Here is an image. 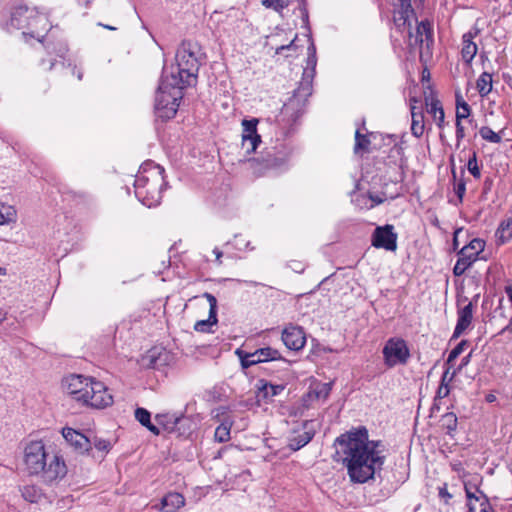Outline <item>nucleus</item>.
<instances>
[{
	"label": "nucleus",
	"mask_w": 512,
	"mask_h": 512,
	"mask_svg": "<svg viewBox=\"0 0 512 512\" xmlns=\"http://www.w3.org/2000/svg\"><path fill=\"white\" fill-rule=\"evenodd\" d=\"M336 458L347 468L352 482L365 483L381 470L385 456L379 441L369 440L365 428L340 435L335 441Z\"/></svg>",
	"instance_id": "obj_1"
},
{
	"label": "nucleus",
	"mask_w": 512,
	"mask_h": 512,
	"mask_svg": "<svg viewBox=\"0 0 512 512\" xmlns=\"http://www.w3.org/2000/svg\"><path fill=\"white\" fill-rule=\"evenodd\" d=\"M21 447L22 462L28 474L40 475L49 484L58 482L67 474V466L62 456L49 452L42 440H24Z\"/></svg>",
	"instance_id": "obj_2"
},
{
	"label": "nucleus",
	"mask_w": 512,
	"mask_h": 512,
	"mask_svg": "<svg viewBox=\"0 0 512 512\" xmlns=\"http://www.w3.org/2000/svg\"><path fill=\"white\" fill-rule=\"evenodd\" d=\"M66 395L95 409H104L113 403V396L101 381L82 375H69L62 381Z\"/></svg>",
	"instance_id": "obj_3"
},
{
	"label": "nucleus",
	"mask_w": 512,
	"mask_h": 512,
	"mask_svg": "<svg viewBox=\"0 0 512 512\" xmlns=\"http://www.w3.org/2000/svg\"><path fill=\"white\" fill-rule=\"evenodd\" d=\"M164 169L153 162L144 163L136 175L134 186L136 196L151 207L159 203L165 186Z\"/></svg>",
	"instance_id": "obj_4"
},
{
	"label": "nucleus",
	"mask_w": 512,
	"mask_h": 512,
	"mask_svg": "<svg viewBox=\"0 0 512 512\" xmlns=\"http://www.w3.org/2000/svg\"><path fill=\"white\" fill-rule=\"evenodd\" d=\"M176 67L169 77L173 84L191 85L195 81L201 60V51L197 43L183 42L176 52Z\"/></svg>",
	"instance_id": "obj_5"
},
{
	"label": "nucleus",
	"mask_w": 512,
	"mask_h": 512,
	"mask_svg": "<svg viewBox=\"0 0 512 512\" xmlns=\"http://www.w3.org/2000/svg\"><path fill=\"white\" fill-rule=\"evenodd\" d=\"M184 87L183 84H173L167 71H164L155 98V108L159 117L170 119L175 116L183 97L182 89Z\"/></svg>",
	"instance_id": "obj_6"
},
{
	"label": "nucleus",
	"mask_w": 512,
	"mask_h": 512,
	"mask_svg": "<svg viewBox=\"0 0 512 512\" xmlns=\"http://www.w3.org/2000/svg\"><path fill=\"white\" fill-rule=\"evenodd\" d=\"M409 356L407 344L401 338L389 339L383 348L384 362L388 367L405 364Z\"/></svg>",
	"instance_id": "obj_7"
},
{
	"label": "nucleus",
	"mask_w": 512,
	"mask_h": 512,
	"mask_svg": "<svg viewBox=\"0 0 512 512\" xmlns=\"http://www.w3.org/2000/svg\"><path fill=\"white\" fill-rule=\"evenodd\" d=\"M473 308L472 301H468L466 297L457 296V323L450 340L460 337L471 326Z\"/></svg>",
	"instance_id": "obj_8"
},
{
	"label": "nucleus",
	"mask_w": 512,
	"mask_h": 512,
	"mask_svg": "<svg viewBox=\"0 0 512 512\" xmlns=\"http://www.w3.org/2000/svg\"><path fill=\"white\" fill-rule=\"evenodd\" d=\"M415 24L414 31L412 27L408 29V45L411 49H418L420 56H422L423 47L429 48V44L432 41L430 24L424 21H417Z\"/></svg>",
	"instance_id": "obj_9"
},
{
	"label": "nucleus",
	"mask_w": 512,
	"mask_h": 512,
	"mask_svg": "<svg viewBox=\"0 0 512 512\" xmlns=\"http://www.w3.org/2000/svg\"><path fill=\"white\" fill-rule=\"evenodd\" d=\"M372 245L376 248L395 251L397 249V234L394 232V226L390 224L378 226L372 234Z\"/></svg>",
	"instance_id": "obj_10"
},
{
	"label": "nucleus",
	"mask_w": 512,
	"mask_h": 512,
	"mask_svg": "<svg viewBox=\"0 0 512 512\" xmlns=\"http://www.w3.org/2000/svg\"><path fill=\"white\" fill-rule=\"evenodd\" d=\"M237 354L239 355L241 364L244 368H248L261 362L273 361L281 358L279 351L270 347L261 348L252 353H244L238 350Z\"/></svg>",
	"instance_id": "obj_11"
},
{
	"label": "nucleus",
	"mask_w": 512,
	"mask_h": 512,
	"mask_svg": "<svg viewBox=\"0 0 512 512\" xmlns=\"http://www.w3.org/2000/svg\"><path fill=\"white\" fill-rule=\"evenodd\" d=\"M258 119L243 120L242 121V148L247 153L255 152L258 145L261 143V137L257 133Z\"/></svg>",
	"instance_id": "obj_12"
},
{
	"label": "nucleus",
	"mask_w": 512,
	"mask_h": 512,
	"mask_svg": "<svg viewBox=\"0 0 512 512\" xmlns=\"http://www.w3.org/2000/svg\"><path fill=\"white\" fill-rule=\"evenodd\" d=\"M282 340L285 346L290 350H300L306 343V337L303 329L297 326H289L282 332Z\"/></svg>",
	"instance_id": "obj_13"
},
{
	"label": "nucleus",
	"mask_w": 512,
	"mask_h": 512,
	"mask_svg": "<svg viewBox=\"0 0 512 512\" xmlns=\"http://www.w3.org/2000/svg\"><path fill=\"white\" fill-rule=\"evenodd\" d=\"M62 435L64 439L80 453L87 452L91 449V440L72 428H63Z\"/></svg>",
	"instance_id": "obj_14"
},
{
	"label": "nucleus",
	"mask_w": 512,
	"mask_h": 512,
	"mask_svg": "<svg viewBox=\"0 0 512 512\" xmlns=\"http://www.w3.org/2000/svg\"><path fill=\"white\" fill-rule=\"evenodd\" d=\"M315 434L311 421H305L303 423L302 431H295L294 435L289 439V446L293 450H299L308 444Z\"/></svg>",
	"instance_id": "obj_15"
},
{
	"label": "nucleus",
	"mask_w": 512,
	"mask_h": 512,
	"mask_svg": "<svg viewBox=\"0 0 512 512\" xmlns=\"http://www.w3.org/2000/svg\"><path fill=\"white\" fill-rule=\"evenodd\" d=\"M209 303V317L206 320L197 321L194 329L198 332H206L212 325L217 323V299L214 295L206 292L203 295Z\"/></svg>",
	"instance_id": "obj_16"
},
{
	"label": "nucleus",
	"mask_w": 512,
	"mask_h": 512,
	"mask_svg": "<svg viewBox=\"0 0 512 512\" xmlns=\"http://www.w3.org/2000/svg\"><path fill=\"white\" fill-rule=\"evenodd\" d=\"M29 15H31L32 18L27 21L25 27L26 31H23V34H29L32 37L39 39L43 36L41 32L47 30V19L43 15H36L32 10H30Z\"/></svg>",
	"instance_id": "obj_17"
},
{
	"label": "nucleus",
	"mask_w": 512,
	"mask_h": 512,
	"mask_svg": "<svg viewBox=\"0 0 512 512\" xmlns=\"http://www.w3.org/2000/svg\"><path fill=\"white\" fill-rule=\"evenodd\" d=\"M425 104L427 112L433 117L438 126H442L445 119V112L440 101L436 98L432 91L425 93Z\"/></svg>",
	"instance_id": "obj_18"
},
{
	"label": "nucleus",
	"mask_w": 512,
	"mask_h": 512,
	"mask_svg": "<svg viewBox=\"0 0 512 512\" xmlns=\"http://www.w3.org/2000/svg\"><path fill=\"white\" fill-rule=\"evenodd\" d=\"M484 247L485 242L482 239L473 238L468 242V244L462 246L458 252V255L464 256L466 259L474 262L477 259L479 253L484 250Z\"/></svg>",
	"instance_id": "obj_19"
},
{
	"label": "nucleus",
	"mask_w": 512,
	"mask_h": 512,
	"mask_svg": "<svg viewBox=\"0 0 512 512\" xmlns=\"http://www.w3.org/2000/svg\"><path fill=\"white\" fill-rule=\"evenodd\" d=\"M308 50L310 52L308 59H307L308 67L303 72V78H302V82H301V86L303 87V89H305L307 91V93H309V91H310L312 80L314 77L315 66H316V57H315L314 46L312 45L311 47L308 48Z\"/></svg>",
	"instance_id": "obj_20"
},
{
	"label": "nucleus",
	"mask_w": 512,
	"mask_h": 512,
	"mask_svg": "<svg viewBox=\"0 0 512 512\" xmlns=\"http://www.w3.org/2000/svg\"><path fill=\"white\" fill-rule=\"evenodd\" d=\"M417 21L413 9L397 8L394 12V23L399 30L405 29L406 27L409 29L412 27V23H417Z\"/></svg>",
	"instance_id": "obj_21"
},
{
	"label": "nucleus",
	"mask_w": 512,
	"mask_h": 512,
	"mask_svg": "<svg viewBox=\"0 0 512 512\" xmlns=\"http://www.w3.org/2000/svg\"><path fill=\"white\" fill-rule=\"evenodd\" d=\"M185 504V499L180 493H168L161 501L162 512H176Z\"/></svg>",
	"instance_id": "obj_22"
},
{
	"label": "nucleus",
	"mask_w": 512,
	"mask_h": 512,
	"mask_svg": "<svg viewBox=\"0 0 512 512\" xmlns=\"http://www.w3.org/2000/svg\"><path fill=\"white\" fill-rule=\"evenodd\" d=\"M474 35L471 32L465 33L462 37L461 54L465 62L470 63L477 53V45L473 42Z\"/></svg>",
	"instance_id": "obj_23"
},
{
	"label": "nucleus",
	"mask_w": 512,
	"mask_h": 512,
	"mask_svg": "<svg viewBox=\"0 0 512 512\" xmlns=\"http://www.w3.org/2000/svg\"><path fill=\"white\" fill-rule=\"evenodd\" d=\"M27 7L16 8L12 14L9 25L14 29H25L27 21L32 18Z\"/></svg>",
	"instance_id": "obj_24"
},
{
	"label": "nucleus",
	"mask_w": 512,
	"mask_h": 512,
	"mask_svg": "<svg viewBox=\"0 0 512 512\" xmlns=\"http://www.w3.org/2000/svg\"><path fill=\"white\" fill-rule=\"evenodd\" d=\"M410 101H411V115H412L411 130H412V133L416 137H419L423 134L424 128H425L424 122H423V116H422L421 111L417 112V106L414 104L417 102V100L415 98H411Z\"/></svg>",
	"instance_id": "obj_25"
},
{
	"label": "nucleus",
	"mask_w": 512,
	"mask_h": 512,
	"mask_svg": "<svg viewBox=\"0 0 512 512\" xmlns=\"http://www.w3.org/2000/svg\"><path fill=\"white\" fill-rule=\"evenodd\" d=\"M260 383L261 384L258 387V398L271 400L274 396L280 394L284 390V386L282 385H273L263 381Z\"/></svg>",
	"instance_id": "obj_26"
},
{
	"label": "nucleus",
	"mask_w": 512,
	"mask_h": 512,
	"mask_svg": "<svg viewBox=\"0 0 512 512\" xmlns=\"http://www.w3.org/2000/svg\"><path fill=\"white\" fill-rule=\"evenodd\" d=\"M447 376L448 368L444 369L443 371L441 385L438 389L437 396L435 397L434 404L431 409L432 413L440 410L442 400L448 396V384L446 383Z\"/></svg>",
	"instance_id": "obj_27"
},
{
	"label": "nucleus",
	"mask_w": 512,
	"mask_h": 512,
	"mask_svg": "<svg viewBox=\"0 0 512 512\" xmlns=\"http://www.w3.org/2000/svg\"><path fill=\"white\" fill-rule=\"evenodd\" d=\"M150 412L144 408H137L135 410V418L139 421L144 427H146L150 432L154 435H159L160 430L157 426L153 425L150 420Z\"/></svg>",
	"instance_id": "obj_28"
},
{
	"label": "nucleus",
	"mask_w": 512,
	"mask_h": 512,
	"mask_svg": "<svg viewBox=\"0 0 512 512\" xmlns=\"http://www.w3.org/2000/svg\"><path fill=\"white\" fill-rule=\"evenodd\" d=\"M495 235L499 244H504L510 240L512 238V219L502 221Z\"/></svg>",
	"instance_id": "obj_29"
},
{
	"label": "nucleus",
	"mask_w": 512,
	"mask_h": 512,
	"mask_svg": "<svg viewBox=\"0 0 512 512\" xmlns=\"http://www.w3.org/2000/svg\"><path fill=\"white\" fill-rule=\"evenodd\" d=\"M331 392V383H316L309 391L308 396L311 399L325 400Z\"/></svg>",
	"instance_id": "obj_30"
},
{
	"label": "nucleus",
	"mask_w": 512,
	"mask_h": 512,
	"mask_svg": "<svg viewBox=\"0 0 512 512\" xmlns=\"http://www.w3.org/2000/svg\"><path fill=\"white\" fill-rule=\"evenodd\" d=\"M469 115L470 106L459 94H456V121H466L470 124Z\"/></svg>",
	"instance_id": "obj_31"
},
{
	"label": "nucleus",
	"mask_w": 512,
	"mask_h": 512,
	"mask_svg": "<svg viewBox=\"0 0 512 512\" xmlns=\"http://www.w3.org/2000/svg\"><path fill=\"white\" fill-rule=\"evenodd\" d=\"M263 161H264L263 168L259 167L260 161L258 159L253 161V168L258 175L264 174L265 169L277 168L283 164V161L281 159L271 157L270 155L266 159H263Z\"/></svg>",
	"instance_id": "obj_32"
},
{
	"label": "nucleus",
	"mask_w": 512,
	"mask_h": 512,
	"mask_svg": "<svg viewBox=\"0 0 512 512\" xmlns=\"http://www.w3.org/2000/svg\"><path fill=\"white\" fill-rule=\"evenodd\" d=\"M17 219V212L13 206L0 204V225L15 222Z\"/></svg>",
	"instance_id": "obj_33"
},
{
	"label": "nucleus",
	"mask_w": 512,
	"mask_h": 512,
	"mask_svg": "<svg viewBox=\"0 0 512 512\" xmlns=\"http://www.w3.org/2000/svg\"><path fill=\"white\" fill-rule=\"evenodd\" d=\"M477 89L481 96L488 95L492 90V75L484 72L477 80Z\"/></svg>",
	"instance_id": "obj_34"
},
{
	"label": "nucleus",
	"mask_w": 512,
	"mask_h": 512,
	"mask_svg": "<svg viewBox=\"0 0 512 512\" xmlns=\"http://www.w3.org/2000/svg\"><path fill=\"white\" fill-rule=\"evenodd\" d=\"M230 430L231 423L225 421L221 423L216 429L214 433V438L219 443H224L230 440Z\"/></svg>",
	"instance_id": "obj_35"
},
{
	"label": "nucleus",
	"mask_w": 512,
	"mask_h": 512,
	"mask_svg": "<svg viewBox=\"0 0 512 512\" xmlns=\"http://www.w3.org/2000/svg\"><path fill=\"white\" fill-rule=\"evenodd\" d=\"M21 492L23 498L30 503H36L42 497L41 490L32 485L24 486Z\"/></svg>",
	"instance_id": "obj_36"
},
{
	"label": "nucleus",
	"mask_w": 512,
	"mask_h": 512,
	"mask_svg": "<svg viewBox=\"0 0 512 512\" xmlns=\"http://www.w3.org/2000/svg\"><path fill=\"white\" fill-rule=\"evenodd\" d=\"M158 424L162 425L167 431H173L175 425L179 422L180 418L170 416L168 414H158L155 417Z\"/></svg>",
	"instance_id": "obj_37"
},
{
	"label": "nucleus",
	"mask_w": 512,
	"mask_h": 512,
	"mask_svg": "<svg viewBox=\"0 0 512 512\" xmlns=\"http://www.w3.org/2000/svg\"><path fill=\"white\" fill-rule=\"evenodd\" d=\"M471 239H469V233L464 228H458L453 233V249L457 250L458 247L463 244H468V242Z\"/></svg>",
	"instance_id": "obj_38"
},
{
	"label": "nucleus",
	"mask_w": 512,
	"mask_h": 512,
	"mask_svg": "<svg viewBox=\"0 0 512 512\" xmlns=\"http://www.w3.org/2000/svg\"><path fill=\"white\" fill-rule=\"evenodd\" d=\"M479 134L482 137V139L490 142V143H500L501 142V136L494 132L490 127L483 126L479 130Z\"/></svg>",
	"instance_id": "obj_39"
},
{
	"label": "nucleus",
	"mask_w": 512,
	"mask_h": 512,
	"mask_svg": "<svg viewBox=\"0 0 512 512\" xmlns=\"http://www.w3.org/2000/svg\"><path fill=\"white\" fill-rule=\"evenodd\" d=\"M369 145H370V140L367 138V136L362 135L359 132V130H357L355 133V147H354L355 153H358L359 151H367Z\"/></svg>",
	"instance_id": "obj_40"
},
{
	"label": "nucleus",
	"mask_w": 512,
	"mask_h": 512,
	"mask_svg": "<svg viewBox=\"0 0 512 512\" xmlns=\"http://www.w3.org/2000/svg\"><path fill=\"white\" fill-rule=\"evenodd\" d=\"M471 260L466 259L464 256L458 255V260L453 268L455 276H461L472 265Z\"/></svg>",
	"instance_id": "obj_41"
},
{
	"label": "nucleus",
	"mask_w": 512,
	"mask_h": 512,
	"mask_svg": "<svg viewBox=\"0 0 512 512\" xmlns=\"http://www.w3.org/2000/svg\"><path fill=\"white\" fill-rule=\"evenodd\" d=\"M469 512H493L490 503L487 500L479 501L478 503H468Z\"/></svg>",
	"instance_id": "obj_42"
},
{
	"label": "nucleus",
	"mask_w": 512,
	"mask_h": 512,
	"mask_svg": "<svg viewBox=\"0 0 512 512\" xmlns=\"http://www.w3.org/2000/svg\"><path fill=\"white\" fill-rule=\"evenodd\" d=\"M263 6L271 8L277 12H281L287 7L288 2L286 0H262Z\"/></svg>",
	"instance_id": "obj_43"
},
{
	"label": "nucleus",
	"mask_w": 512,
	"mask_h": 512,
	"mask_svg": "<svg viewBox=\"0 0 512 512\" xmlns=\"http://www.w3.org/2000/svg\"><path fill=\"white\" fill-rule=\"evenodd\" d=\"M469 346L468 340H461L456 347L450 351V363L464 352Z\"/></svg>",
	"instance_id": "obj_44"
},
{
	"label": "nucleus",
	"mask_w": 512,
	"mask_h": 512,
	"mask_svg": "<svg viewBox=\"0 0 512 512\" xmlns=\"http://www.w3.org/2000/svg\"><path fill=\"white\" fill-rule=\"evenodd\" d=\"M92 444L98 451L104 453H107L111 448V443L102 438L94 437L93 440H91V445Z\"/></svg>",
	"instance_id": "obj_45"
},
{
	"label": "nucleus",
	"mask_w": 512,
	"mask_h": 512,
	"mask_svg": "<svg viewBox=\"0 0 512 512\" xmlns=\"http://www.w3.org/2000/svg\"><path fill=\"white\" fill-rule=\"evenodd\" d=\"M468 169H469L470 173H471L474 177H476V178H479V177H480V175H481V174H480V170H479V168H478V165H477V161H476L475 156H474L472 159H470V160L468 161Z\"/></svg>",
	"instance_id": "obj_46"
},
{
	"label": "nucleus",
	"mask_w": 512,
	"mask_h": 512,
	"mask_svg": "<svg viewBox=\"0 0 512 512\" xmlns=\"http://www.w3.org/2000/svg\"><path fill=\"white\" fill-rule=\"evenodd\" d=\"M456 136L457 139H461L465 136V125L463 121H456Z\"/></svg>",
	"instance_id": "obj_47"
},
{
	"label": "nucleus",
	"mask_w": 512,
	"mask_h": 512,
	"mask_svg": "<svg viewBox=\"0 0 512 512\" xmlns=\"http://www.w3.org/2000/svg\"><path fill=\"white\" fill-rule=\"evenodd\" d=\"M464 486H465L466 496H467V498L469 500L468 503H470V502L478 503L480 500L475 496V494L472 491V489L469 488L466 483L464 484Z\"/></svg>",
	"instance_id": "obj_48"
},
{
	"label": "nucleus",
	"mask_w": 512,
	"mask_h": 512,
	"mask_svg": "<svg viewBox=\"0 0 512 512\" xmlns=\"http://www.w3.org/2000/svg\"><path fill=\"white\" fill-rule=\"evenodd\" d=\"M397 8L399 9H413L411 6V0H398Z\"/></svg>",
	"instance_id": "obj_49"
},
{
	"label": "nucleus",
	"mask_w": 512,
	"mask_h": 512,
	"mask_svg": "<svg viewBox=\"0 0 512 512\" xmlns=\"http://www.w3.org/2000/svg\"><path fill=\"white\" fill-rule=\"evenodd\" d=\"M439 496L444 501V503H447L448 501V494L446 492V484H443V486L439 487Z\"/></svg>",
	"instance_id": "obj_50"
},
{
	"label": "nucleus",
	"mask_w": 512,
	"mask_h": 512,
	"mask_svg": "<svg viewBox=\"0 0 512 512\" xmlns=\"http://www.w3.org/2000/svg\"><path fill=\"white\" fill-rule=\"evenodd\" d=\"M465 193V185L463 183L458 184L456 188V194L459 198V201H462L463 195Z\"/></svg>",
	"instance_id": "obj_51"
},
{
	"label": "nucleus",
	"mask_w": 512,
	"mask_h": 512,
	"mask_svg": "<svg viewBox=\"0 0 512 512\" xmlns=\"http://www.w3.org/2000/svg\"><path fill=\"white\" fill-rule=\"evenodd\" d=\"M502 303H503V299H500V301H499V305H498V307L496 308L495 312H499L501 317L506 318V316H505V314H504V311H503Z\"/></svg>",
	"instance_id": "obj_52"
},
{
	"label": "nucleus",
	"mask_w": 512,
	"mask_h": 512,
	"mask_svg": "<svg viewBox=\"0 0 512 512\" xmlns=\"http://www.w3.org/2000/svg\"><path fill=\"white\" fill-rule=\"evenodd\" d=\"M470 357L471 352L462 359L461 364L459 365V369H461L463 366H466L469 363Z\"/></svg>",
	"instance_id": "obj_53"
},
{
	"label": "nucleus",
	"mask_w": 512,
	"mask_h": 512,
	"mask_svg": "<svg viewBox=\"0 0 512 512\" xmlns=\"http://www.w3.org/2000/svg\"><path fill=\"white\" fill-rule=\"evenodd\" d=\"M293 45V41L290 42L288 45H282L276 49V53L280 54L283 50L291 48Z\"/></svg>",
	"instance_id": "obj_54"
},
{
	"label": "nucleus",
	"mask_w": 512,
	"mask_h": 512,
	"mask_svg": "<svg viewBox=\"0 0 512 512\" xmlns=\"http://www.w3.org/2000/svg\"><path fill=\"white\" fill-rule=\"evenodd\" d=\"M213 253L215 254L216 256V260L218 261L219 264H221V257H222V252L218 249V248H215L213 250Z\"/></svg>",
	"instance_id": "obj_55"
},
{
	"label": "nucleus",
	"mask_w": 512,
	"mask_h": 512,
	"mask_svg": "<svg viewBox=\"0 0 512 512\" xmlns=\"http://www.w3.org/2000/svg\"><path fill=\"white\" fill-rule=\"evenodd\" d=\"M0 275H6V269L0 266Z\"/></svg>",
	"instance_id": "obj_56"
},
{
	"label": "nucleus",
	"mask_w": 512,
	"mask_h": 512,
	"mask_svg": "<svg viewBox=\"0 0 512 512\" xmlns=\"http://www.w3.org/2000/svg\"><path fill=\"white\" fill-rule=\"evenodd\" d=\"M494 399H495V397H494L493 395H489V396L487 397V401H488V402H492V401H494Z\"/></svg>",
	"instance_id": "obj_57"
},
{
	"label": "nucleus",
	"mask_w": 512,
	"mask_h": 512,
	"mask_svg": "<svg viewBox=\"0 0 512 512\" xmlns=\"http://www.w3.org/2000/svg\"><path fill=\"white\" fill-rule=\"evenodd\" d=\"M432 223H433L434 225L438 226V219H437V218H435L434 220H432Z\"/></svg>",
	"instance_id": "obj_58"
},
{
	"label": "nucleus",
	"mask_w": 512,
	"mask_h": 512,
	"mask_svg": "<svg viewBox=\"0 0 512 512\" xmlns=\"http://www.w3.org/2000/svg\"><path fill=\"white\" fill-rule=\"evenodd\" d=\"M78 79L81 80L82 79V73L79 72L78 75H77Z\"/></svg>",
	"instance_id": "obj_59"
},
{
	"label": "nucleus",
	"mask_w": 512,
	"mask_h": 512,
	"mask_svg": "<svg viewBox=\"0 0 512 512\" xmlns=\"http://www.w3.org/2000/svg\"><path fill=\"white\" fill-rule=\"evenodd\" d=\"M453 469H454V470H456V471H459V470H460V469H459V467H458L457 465H455V466L453 467Z\"/></svg>",
	"instance_id": "obj_60"
},
{
	"label": "nucleus",
	"mask_w": 512,
	"mask_h": 512,
	"mask_svg": "<svg viewBox=\"0 0 512 512\" xmlns=\"http://www.w3.org/2000/svg\"><path fill=\"white\" fill-rule=\"evenodd\" d=\"M105 27L110 29V30H114L115 29L114 27H111V26H105Z\"/></svg>",
	"instance_id": "obj_61"
},
{
	"label": "nucleus",
	"mask_w": 512,
	"mask_h": 512,
	"mask_svg": "<svg viewBox=\"0 0 512 512\" xmlns=\"http://www.w3.org/2000/svg\"><path fill=\"white\" fill-rule=\"evenodd\" d=\"M454 374L449 378V381L451 382L453 380Z\"/></svg>",
	"instance_id": "obj_62"
}]
</instances>
